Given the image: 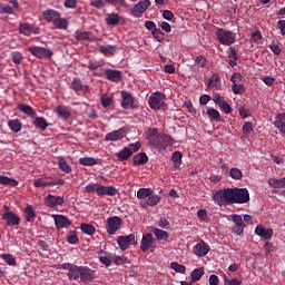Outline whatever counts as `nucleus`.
<instances>
[{
  "instance_id": "obj_1",
  "label": "nucleus",
  "mask_w": 285,
  "mask_h": 285,
  "mask_svg": "<svg viewBox=\"0 0 285 285\" xmlns=\"http://www.w3.org/2000/svg\"><path fill=\"white\" fill-rule=\"evenodd\" d=\"M214 199L225 204H248L250 202V193H248L247 188H225L217 190Z\"/></svg>"
},
{
  "instance_id": "obj_2",
  "label": "nucleus",
  "mask_w": 285,
  "mask_h": 285,
  "mask_svg": "<svg viewBox=\"0 0 285 285\" xmlns=\"http://www.w3.org/2000/svg\"><path fill=\"white\" fill-rule=\"evenodd\" d=\"M82 282V284H88L95 279V269L88 266H78L73 275L72 282Z\"/></svg>"
},
{
  "instance_id": "obj_3",
  "label": "nucleus",
  "mask_w": 285,
  "mask_h": 285,
  "mask_svg": "<svg viewBox=\"0 0 285 285\" xmlns=\"http://www.w3.org/2000/svg\"><path fill=\"white\" fill-rule=\"evenodd\" d=\"M216 37H217L219 43H222V46H233V43H235V41H236L237 35H235V32H233V31H228V30H224L223 28H218L216 30Z\"/></svg>"
},
{
  "instance_id": "obj_4",
  "label": "nucleus",
  "mask_w": 285,
  "mask_h": 285,
  "mask_svg": "<svg viewBox=\"0 0 285 285\" xmlns=\"http://www.w3.org/2000/svg\"><path fill=\"white\" fill-rule=\"evenodd\" d=\"M166 99V96L160 92L156 91L153 96L149 97V107L151 110H161L164 106H166V102L164 101Z\"/></svg>"
},
{
  "instance_id": "obj_5",
  "label": "nucleus",
  "mask_w": 285,
  "mask_h": 285,
  "mask_svg": "<svg viewBox=\"0 0 285 285\" xmlns=\"http://www.w3.org/2000/svg\"><path fill=\"white\" fill-rule=\"evenodd\" d=\"M124 220L119 216H112L107 218L106 230L108 235H115L119 228H121Z\"/></svg>"
},
{
  "instance_id": "obj_6",
  "label": "nucleus",
  "mask_w": 285,
  "mask_h": 285,
  "mask_svg": "<svg viewBox=\"0 0 285 285\" xmlns=\"http://www.w3.org/2000/svg\"><path fill=\"white\" fill-rule=\"evenodd\" d=\"M28 51L37 59H52V50L43 47L32 46L28 48Z\"/></svg>"
},
{
  "instance_id": "obj_7",
  "label": "nucleus",
  "mask_w": 285,
  "mask_h": 285,
  "mask_svg": "<svg viewBox=\"0 0 285 285\" xmlns=\"http://www.w3.org/2000/svg\"><path fill=\"white\" fill-rule=\"evenodd\" d=\"M117 244H118L120 250H128V248H130V246H137V238H135V234L119 236L117 238Z\"/></svg>"
},
{
  "instance_id": "obj_8",
  "label": "nucleus",
  "mask_w": 285,
  "mask_h": 285,
  "mask_svg": "<svg viewBox=\"0 0 285 285\" xmlns=\"http://www.w3.org/2000/svg\"><path fill=\"white\" fill-rule=\"evenodd\" d=\"M148 8H150V0L139 1L131 8L130 14L131 17L139 19V17H141V14L148 10Z\"/></svg>"
},
{
  "instance_id": "obj_9",
  "label": "nucleus",
  "mask_w": 285,
  "mask_h": 285,
  "mask_svg": "<svg viewBox=\"0 0 285 285\" xmlns=\"http://www.w3.org/2000/svg\"><path fill=\"white\" fill-rule=\"evenodd\" d=\"M63 204H66V198H63V196L48 194L45 197V206L47 208H57V206H63Z\"/></svg>"
},
{
  "instance_id": "obj_10",
  "label": "nucleus",
  "mask_w": 285,
  "mask_h": 285,
  "mask_svg": "<svg viewBox=\"0 0 285 285\" xmlns=\"http://www.w3.org/2000/svg\"><path fill=\"white\" fill-rule=\"evenodd\" d=\"M213 101H214V104H216V106H218L220 108V110H223V112H225V115H230V112H233V107H230L228 101H226V99H224V96H222L219 94H215L213 96Z\"/></svg>"
},
{
  "instance_id": "obj_11",
  "label": "nucleus",
  "mask_w": 285,
  "mask_h": 285,
  "mask_svg": "<svg viewBox=\"0 0 285 285\" xmlns=\"http://www.w3.org/2000/svg\"><path fill=\"white\" fill-rule=\"evenodd\" d=\"M121 108L124 110H135L137 106H135V97H132V94L128 91H121Z\"/></svg>"
},
{
  "instance_id": "obj_12",
  "label": "nucleus",
  "mask_w": 285,
  "mask_h": 285,
  "mask_svg": "<svg viewBox=\"0 0 285 285\" xmlns=\"http://www.w3.org/2000/svg\"><path fill=\"white\" fill-rule=\"evenodd\" d=\"M128 135V128L122 127L119 128L118 130H114L111 132H108L105 136L106 141H119L120 139H124Z\"/></svg>"
},
{
  "instance_id": "obj_13",
  "label": "nucleus",
  "mask_w": 285,
  "mask_h": 285,
  "mask_svg": "<svg viewBox=\"0 0 285 285\" xmlns=\"http://www.w3.org/2000/svg\"><path fill=\"white\" fill-rule=\"evenodd\" d=\"M150 248H155V237H153L151 233H147L142 235L140 250H142V253H148Z\"/></svg>"
},
{
  "instance_id": "obj_14",
  "label": "nucleus",
  "mask_w": 285,
  "mask_h": 285,
  "mask_svg": "<svg viewBox=\"0 0 285 285\" xmlns=\"http://www.w3.org/2000/svg\"><path fill=\"white\" fill-rule=\"evenodd\" d=\"M173 144H175V139L166 134L158 135L157 141H154V146H157V148H166V146H173Z\"/></svg>"
},
{
  "instance_id": "obj_15",
  "label": "nucleus",
  "mask_w": 285,
  "mask_h": 285,
  "mask_svg": "<svg viewBox=\"0 0 285 285\" xmlns=\"http://www.w3.org/2000/svg\"><path fill=\"white\" fill-rule=\"evenodd\" d=\"M193 253L196 257H206V255L210 253V246L206 242L202 240L193 247Z\"/></svg>"
},
{
  "instance_id": "obj_16",
  "label": "nucleus",
  "mask_w": 285,
  "mask_h": 285,
  "mask_svg": "<svg viewBox=\"0 0 285 285\" xmlns=\"http://www.w3.org/2000/svg\"><path fill=\"white\" fill-rule=\"evenodd\" d=\"M71 90H73L76 95H79V92H83V95H88L90 92V87L88 85L81 83L80 79L75 78L71 82Z\"/></svg>"
},
{
  "instance_id": "obj_17",
  "label": "nucleus",
  "mask_w": 285,
  "mask_h": 285,
  "mask_svg": "<svg viewBox=\"0 0 285 285\" xmlns=\"http://www.w3.org/2000/svg\"><path fill=\"white\" fill-rule=\"evenodd\" d=\"M2 219H6L7 226H19L21 224V217L14 212H6L2 215Z\"/></svg>"
},
{
  "instance_id": "obj_18",
  "label": "nucleus",
  "mask_w": 285,
  "mask_h": 285,
  "mask_svg": "<svg viewBox=\"0 0 285 285\" xmlns=\"http://www.w3.org/2000/svg\"><path fill=\"white\" fill-rule=\"evenodd\" d=\"M53 222L58 230H61V228H69V226H72V222L63 215H53Z\"/></svg>"
},
{
  "instance_id": "obj_19",
  "label": "nucleus",
  "mask_w": 285,
  "mask_h": 285,
  "mask_svg": "<svg viewBox=\"0 0 285 285\" xmlns=\"http://www.w3.org/2000/svg\"><path fill=\"white\" fill-rule=\"evenodd\" d=\"M59 17H61V12L55 9H46L42 11V18L45 21H48V23H53L56 19H59Z\"/></svg>"
},
{
  "instance_id": "obj_20",
  "label": "nucleus",
  "mask_w": 285,
  "mask_h": 285,
  "mask_svg": "<svg viewBox=\"0 0 285 285\" xmlns=\"http://www.w3.org/2000/svg\"><path fill=\"white\" fill-rule=\"evenodd\" d=\"M98 255H100L98 257L100 264H104V266H107V267L111 266L112 259H115V255H112V253H108V252H106L104 249H100L98 252Z\"/></svg>"
},
{
  "instance_id": "obj_21",
  "label": "nucleus",
  "mask_w": 285,
  "mask_h": 285,
  "mask_svg": "<svg viewBox=\"0 0 285 285\" xmlns=\"http://www.w3.org/2000/svg\"><path fill=\"white\" fill-rule=\"evenodd\" d=\"M161 202V197L157 196L155 191L147 199L140 200L141 208H148V206H157Z\"/></svg>"
},
{
  "instance_id": "obj_22",
  "label": "nucleus",
  "mask_w": 285,
  "mask_h": 285,
  "mask_svg": "<svg viewBox=\"0 0 285 285\" xmlns=\"http://www.w3.org/2000/svg\"><path fill=\"white\" fill-rule=\"evenodd\" d=\"M23 217L24 222H28V224H35V219H37V213L35 212L32 205H27V207L23 209Z\"/></svg>"
},
{
  "instance_id": "obj_23",
  "label": "nucleus",
  "mask_w": 285,
  "mask_h": 285,
  "mask_svg": "<svg viewBox=\"0 0 285 285\" xmlns=\"http://www.w3.org/2000/svg\"><path fill=\"white\" fill-rule=\"evenodd\" d=\"M55 115H57L60 119H63V121H68L70 117H72V114L68 110V107L66 106H57L53 110Z\"/></svg>"
},
{
  "instance_id": "obj_24",
  "label": "nucleus",
  "mask_w": 285,
  "mask_h": 285,
  "mask_svg": "<svg viewBox=\"0 0 285 285\" xmlns=\"http://www.w3.org/2000/svg\"><path fill=\"white\" fill-rule=\"evenodd\" d=\"M76 39L77 41H97V37L90 31H77Z\"/></svg>"
},
{
  "instance_id": "obj_25",
  "label": "nucleus",
  "mask_w": 285,
  "mask_h": 285,
  "mask_svg": "<svg viewBox=\"0 0 285 285\" xmlns=\"http://www.w3.org/2000/svg\"><path fill=\"white\" fill-rule=\"evenodd\" d=\"M79 265H75L72 263H63L60 265V268H62V271H69L67 273V277L69 279V282H72V278L75 277V273L77 272Z\"/></svg>"
},
{
  "instance_id": "obj_26",
  "label": "nucleus",
  "mask_w": 285,
  "mask_h": 285,
  "mask_svg": "<svg viewBox=\"0 0 285 285\" xmlns=\"http://www.w3.org/2000/svg\"><path fill=\"white\" fill-rule=\"evenodd\" d=\"M105 75L108 81H112L114 83H117L121 79V71L119 70L106 69Z\"/></svg>"
},
{
  "instance_id": "obj_27",
  "label": "nucleus",
  "mask_w": 285,
  "mask_h": 285,
  "mask_svg": "<svg viewBox=\"0 0 285 285\" xmlns=\"http://www.w3.org/2000/svg\"><path fill=\"white\" fill-rule=\"evenodd\" d=\"M104 195H107L108 197H115V195H117V189L115 186L100 185L98 197H104Z\"/></svg>"
},
{
  "instance_id": "obj_28",
  "label": "nucleus",
  "mask_w": 285,
  "mask_h": 285,
  "mask_svg": "<svg viewBox=\"0 0 285 285\" xmlns=\"http://www.w3.org/2000/svg\"><path fill=\"white\" fill-rule=\"evenodd\" d=\"M151 233H153V235H155L157 242H168V238L170 237L168 232H166L164 229H159L157 227L153 228Z\"/></svg>"
},
{
  "instance_id": "obj_29",
  "label": "nucleus",
  "mask_w": 285,
  "mask_h": 285,
  "mask_svg": "<svg viewBox=\"0 0 285 285\" xmlns=\"http://www.w3.org/2000/svg\"><path fill=\"white\" fill-rule=\"evenodd\" d=\"M58 167L62 173H66V175H70V173H72V167L70 165H68V161L66 160V158H63V156H59L58 157Z\"/></svg>"
},
{
  "instance_id": "obj_30",
  "label": "nucleus",
  "mask_w": 285,
  "mask_h": 285,
  "mask_svg": "<svg viewBox=\"0 0 285 285\" xmlns=\"http://www.w3.org/2000/svg\"><path fill=\"white\" fill-rule=\"evenodd\" d=\"M135 166H146L148 164V155L146 153H139L132 157Z\"/></svg>"
},
{
  "instance_id": "obj_31",
  "label": "nucleus",
  "mask_w": 285,
  "mask_h": 285,
  "mask_svg": "<svg viewBox=\"0 0 285 285\" xmlns=\"http://www.w3.org/2000/svg\"><path fill=\"white\" fill-rule=\"evenodd\" d=\"M52 177H41L33 180L35 188H48L51 185Z\"/></svg>"
},
{
  "instance_id": "obj_32",
  "label": "nucleus",
  "mask_w": 285,
  "mask_h": 285,
  "mask_svg": "<svg viewBox=\"0 0 285 285\" xmlns=\"http://www.w3.org/2000/svg\"><path fill=\"white\" fill-rule=\"evenodd\" d=\"M52 26L56 28V30H68V26H70V22L68 21V19L61 18V16H59L52 23Z\"/></svg>"
},
{
  "instance_id": "obj_33",
  "label": "nucleus",
  "mask_w": 285,
  "mask_h": 285,
  "mask_svg": "<svg viewBox=\"0 0 285 285\" xmlns=\"http://www.w3.org/2000/svg\"><path fill=\"white\" fill-rule=\"evenodd\" d=\"M80 230L83 235H89V237H92L97 233V228L89 223H81Z\"/></svg>"
},
{
  "instance_id": "obj_34",
  "label": "nucleus",
  "mask_w": 285,
  "mask_h": 285,
  "mask_svg": "<svg viewBox=\"0 0 285 285\" xmlns=\"http://www.w3.org/2000/svg\"><path fill=\"white\" fill-rule=\"evenodd\" d=\"M118 161H128L130 157H132V151L130 148H122L118 154H116Z\"/></svg>"
},
{
  "instance_id": "obj_35",
  "label": "nucleus",
  "mask_w": 285,
  "mask_h": 285,
  "mask_svg": "<svg viewBox=\"0 0 285 285\" xmlns=\"http://www.w3.org/2000/svg\"><path fill=\"white\" fill-rule=\"evenodd\" d=\"M207 88H216V90L222 88V78L219 75L215 73L212 76V78L208 80Z\"/></svg>"
},
{
  "instance_id": "obj_36",
  "label": "nucleus",
  "mask_w": 285,
  "mask_h": 285,
  "mask_svg": "<svg viewBox=\"0 0 285 285\" xmlns=\"http://www.w3.org/2000/svg\"><path fill=\"white\" fill-rule=\"evenodd\" d=\"M274 126L279 130V132L285 135V114L277 115Z\"/></svg>"
},
{
  "instance_id": "obj_37",
  "label": "nucleus",
  "mask_w": 285,
  "mask_h": 285,
  "mask_svg": "<svg viewBox=\"0 0 285 285\" xmlns=\"http://www.w3.org/2000/svg\"><path fill=\"white\" fill-rule=\"evenodd\" d=\"M19 180L10 178L8 176L0 175V186H11L12 188L17 187Z\"/></svg>"
},
{
  "instance_id": "obj_38",
  "label": "nucleus",
  "mask_w": 285,
  "mask_h": 285,
  "mask_svg": "<svg viewBox=\"0 0 285 285\" xmlns=\"http://www.w3.org/2000/svg\"><path fill=\"white\" fill-rule=\"evenodd\" d=\"M117 50H118L117 46H115V45L99 47V52H101V55H106V57H108V55H115V52H117Z\"/></svg>"
},
{
  "instance_id": "obj_39",
  "label": "nucleus",
  "mask_w": 285,
  "mask_h": 285,
  "mask_svg": "<svg viewBox=\"0 0 285 285\" xmlns=\"http://www.w3.org/2000/svg\"><path fill=\"white\" fill-rule=\"evenodd\" d=\"M22 124L19 119H12L8 121V127L12 132H21Z\"/></svg>"
},
{
  "instance_id": "obj_40",
  "label": "nucleus",
  "mask_w": 285,
  "mask_h": 285,
  "mask_svg": "<svg viewBox=\"0 0 285 285\" xmlns=\"http://www.w3.org/2000/svg\"><path fill=\"white\" fill-rule=\"evenodd\" d=\"M17 108L20 110V112H23V115H28L29 117H35L36 115L35 109H32L30 105L19 104Z\"/></svg>"
},
{
  "instance_id": "obj_41",
  "label": "nucleus",
  "mask_w": 285,
  "mask_h": 285,
  "mask_svg": "<svg viewBox=\"0 0 285 285\" xmlns=\"http://www.w3.org/2000/svg\"><path fill=\"white\" fill-rule=\"evenodd\" d=\"M119 13H109L106 18L107 26H117L120 21Z\"/></svg>"
},
{
  "instance_id": "obj_42",
  "label": "nucleus",
  "mask_w": 285,
  "mask_h": 285,
  "mask_svg": "<svg viewBox=\"0 0 285 285\" xmlns=\"http://www.w3.org/2000/svg\"><path fill=\"white\" fill-rule=\"evenodd\" d=\"M204 267L196 268L191 272V284H195V282H199L202 277H204Z\"/></svg>"
},
{
  "instance_id": "obj_43",
  "label": "nucleus",
  "mask_w": 285,
  "mask_h": 285,
  "mask_svg": "<svg viewBox=\"0 0 285 285\" xmlns=\"http://www.w3.org/2000/svg\"><path fill=\"white\" fill-rule=\"evenodd\" d=\"M33 124L36 128H40V130H46L48 126H50V124H48V121H46V118L43 117H36Z\"/></svg>"
},
{
  "instance_id": "obj_44",
  "label": "nucleus",
  "mask_w": 285,
  "mask_h": 285,
  "mask_svg": "<svg viewBox=\"0 0 285 285\" xmlns=\"http://www.w3.org/2000/svg\"><path fill=\"white\" fill-rule=\"evenodd\" d=\"M207 115L210 117V119H214V121H222V114H219V110L213 107L207 108Z\"/></svg>"
},
{
  "instance_id": "obj_45",
  "label": "nucleus",
  "mask_w": 285,
  "mask_h": 285,
  "mask_svg": "<svg viewBox=\"0 0 285 285\" xmlns=\"http://www.w3.org/2000/svg\"><path fill=\"white\" fill-rule=\"evenodd\" d=\"M101 188V185L95 183V184H89L85 187L83 189V193H87V194H92V193H96L98 196H99V190Z\"/></svg>"
},
{
  "instance_id": "obj_46",
  "label": "nucleus",
  "mask_w": 285,
  "mask_h": 285,
  "mask_svg": "<svg viewBox=\"0 0 285 285\" xmlns=\"http://www.w3.org/2000/svg\"><path fill=\"white\" fill-rule=\"evenodd\" d=\"M0 258L8 264V266H17V258L12 254H1Z\"/></svg>"
},
{
  "instance_id": "obj_47",
  "label": "nucleus",
  "mask_w": 285,
  "mask_h": 285,
  "mask_svg": "<svg viewBox=\"0 0 285 285\" xmlns=\"http://www.w3.org/2000/svg\"><path fill=\"white\" fill-rule=\"evenodd\" d=\"M11 61L16 65V66H21L22 61H23V55L19 51H12L11 55Z\"/></svg>"
},
{
  "instance_id": "obj_48",
  "label": "nucleus",
  "mask_w": 285,
  "mask_h": 285,
  "mask_svg": "<svg viewBox=\"0 0 285 285\" xmlns=\"http://www.w3.org/2000/svg\"><path fill=\"white\" fill-rule=\"evenodd\" d=\"M153 193L154 191L150 188H140L137 191V199H148Z\"/></svg>"
},
{
  "instance_id": "obj_49",
  "label": "nucleus",
  "mask_w": 285,
  "mask_h": 285,
  "mask_svg": "<svg viewBox=\"0 0 285 285\" xmlns=\"http://www.w3.org/2000/svg\"><path fill=\"white\" fill-rule=\"evenodd\" d=\"M80 166H97V159L92 157L79 158Z\"/></svg>"
},
{
  "instance_id": "obj_50",
  "label": "nucleus",
  "mask_w": 285,
  "mask_h": 285,
  "mask_svg": "<svg viewBox=\"0 0 285 285\" xmlns=\"http://www.w3.org/2000/svg\"><path fill=\"white\" fill-rule=\"evenodd\" d=\"M268 184L273 188H284V186H285V178H281V179L271 178L268 180Z\"/></svg>"
},
{
  "instance_id": "obj_51",
  "label": "nucleus",
  "mask_w": 285,
  "mask_h": 285,
  "mask_svg": "<svg viewBox=\"0 0 285 285\" xmlns=\"http://www.w3.org/2000/svg\"><path fill=\"white\" fill-rule=\"evenodd\" d=\"M30 30H31L30 23H28V22L20 23V26H19L20 35H23L24 37H30Z\"/></svg>"
},
{
  "instance_id": "obj_52",
  "label": "nucleus",
  "mask_w": 285,
  "mask_h": 285,
  "mask_svg": "<svg viewBox=\"0 0 285 285\" xmlns=\"http://www.w3.org/2000/svg\"><path fill=\"white\" fill-rule=\"evenodd\" d=\"M153 137H156V138L153 140V145L155 146V141H157V137H159V130H158L157 128L149 129V130L146 132V139L151 140Z\"/></svg>"
},
{
  "instance_id": "obj_53",
  "label": "nucleus",
  "mask_w": 285,
  "mask_h": 285,
  "mask_svg": "<svg viewBox=\"0 0 285 285\" xmlns=\"http://www.w3.org/2000/svg\"><path fill=\"white\" fill-rule=\"evenodd\" d=\"M116 266H121L124 264H130V261L126 256H114L112 261Z\"/></svg>"
},
{
  "instance_id": "obj_54",
  "label": "nucleus",
  "mask_w": 285,
  "mask_h": 285,
  "mask_svg": "<svg viewBox=\"0 0 285 285\" xmlns=\"http://www.w3.org/2000/svg\"><path fill=\"white\" fill-rule=\"evenodd\" d=\"M229 176L232 177V179H236L237 181H239L244 177V174L238 168H232L229 170Z\"/></svg>"
},
{
  "instance_id": "obj_55",
  "label": "nucleus",
  "mask_w": 285,
  "mask_h": 285,
  "mask_svg": "<svg viewBox=\"0 0 285 285\" xmlns=\"http://www.w3.org/2000/svg\"><path fill=\"white\" fill-rule=\"evenodd\" d=\"M232 90L234 95H244L246 92V87L242 83L232 85Z\"/></svg>"
},
{
  "instance_id": "obj_56",
  "label": "nucleus",
  "mask_w": 285,
  "mask_h": 285,
  "mask_svg": "<svg viewBox=\"0 0 285 285\" xmlns=\"http://www.w3.org/2000/svg\"><path fill=\"white\" fill-rule=\"evenodd\" d=\"M109 6H120L121 8H130L126 0H105Z\"/></svg>"
},
{
  "instance_id": "obj_57",
  "label": "nucleus",
  "mask_w": 285,
  "mask_h": 285,
  "mask_svg": "<svg viewBox=\"0 0 285 285\" xmlns=\"http://www.w3.org/2000/svg\"><path fill=\"white\" fill-rule=\"evenodd\" d=\"M106 62H104V60H99V61H89L88 68L89 70H97V68H104Z\"/></svg>"
},
{
  "instance_id": "obj_58",
  "label": "nucleus",
  "mask_w": 285,
  "mask_h": 285,
  "mask_svg": "<svg viewBox=\"0 0 285 285\" xmlns=\"http://www.w3.org/2000/svg\"><path fill=\"white\" fill-rule=\"evenodd\" d=\"M181 151H175L171 155V161L175 164V166H181Z\"/></svg>"
},
{
  "instance_id": "obj_59",
  "label": "nucleus",
  "mask_w": 285,
  "mask_h": 285,
  "mask_svg": "<svg viewBox=\"0 0 285 285\" xmlns=\"http://www.w3.org/2000/svg\"><path fill=\"white\" fill-rule=\"evenodd\" d=\"M170 268H173V271H176V273H181V274L186 273V266H184L179 263L173 262L170 264Z\"/></svg>"
},
{
  "instance_id": "obj_60",
  "label": "nucleus",
  "mask_w": 285,
  "mask_h": 285,
  "mask_svg": "<svg viewBox=\"0 0 285 285\" xmlns=\"http://www.w3.org/2000/svg\"><path fill=\"white\" fill-rule=\"evenodd\" d=\"M154 39H156V41H158L159 43H161V41H164V31H161V29L156 28L154 32H151Z\"/></svg>"
},
{
  "instance_id": "obj_61",
  "label": "nucleus",
  "mask_w": 285,
  "mask_h": 285,
  "mask_svg": "<svg viewBox=\"0 0 285 285\" xmlns=\"http://www.w3.org/2000/svg\"><path fill=\"white\" fill-rule=\"evenodd\" d=\"M100 102L104 108H108L112 104V97L104 95L100 97Z\"/></svg>"
},
{
  "instance_id": "obj_62",
  "label": "nucleus",
  "mask_w": 285,
  "mask_h": 285,
  "mask_svg": "<svg viewBox=\"0 0 285 285\" xmlns=\"http://www.w3.org/2000/svg\"><path fill=\"white\" fill-rule=\"evenodd\" d=\"M106 0H92L90 2V6L92 8H97L98 10H101V8H104L106 6Z\"/></svg>"
},
{
  "instance_id": "obj_63",
  "label": "nucleus",
  "mask_w": 285,
  "mask_h": 285,
  "mask_svg": "<svg viewBox=\"0 0 285 285\" xmlns=\"http://www.w3.org/2000/svg\"><path fill=\"white\" fill-rule=\"evenodd\" d=\"M243 132H244V135H246V136L250 135V132H253V122L246 121V122L243 125Z\"/></svg>"
},
{
  "instance_id": "obj_64",
  "label": "nucleus",
  "mask_w": 285,
  "mask_h": 285,
  "mask_svg": "<svg viewBox=\"0 0 285 285\" xmlns=\"http://www.w3.org/2000/svg\"><path fill=\"white\" fill-rule=\"evenodd\" d=\"M224 285H242V282L237 278L228 279V276H224Z\"/></svg>"
}]
</instances>
